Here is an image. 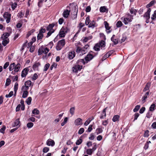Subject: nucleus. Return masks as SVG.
Masks as SVG:
<instances>
[{
    "mask_svg": "<svg viewBox=\"0 0 156 156\" xmlns=\"http://www.w3.org/2000/svg\"><path fill=\"white\" fill-rule=\"evenodd\" d=\"M94 57V56L92 54L90 53L88 54L85 58L86 61L85 63H87L88 62L90 61Z\"/></svg>",
    "mask_w": 156,
    "mask_h": 156,
    "instance_id": "nucleus-6",
    "label": "nucleus"
},
{
    "mask_svg": "<svg viewBox=\"0 0 156 156\" xmlns=\"http://www.w3.org/2000/svg\"><path fill=\"white\" fill-rule=\"evenodd\" d=\"M20 68V63H17L16 65L15 64V66L14 72L12 71V73L13 74H15L14 72H18L19 71Z\"/></svg>",
    "mask_w": 156,
    "mask_h": 156,
    "instance_id": "nucleus-8",
    "label": "nucleus"
},
{
    "mask_svg": "<svg viewBox=\"0 0 156 156\" xmlns=\"http://www.w3.org/2000/svg\"><path fill=\"white\" fill-rule=\"evenodd\" d=\"M50 66L49 63H47L46 64L44 67V71H46L47 70Z\"/></svg>",
    "mask_w": 156,
    "mask_h": 156,
    "instance_id": "nucleus-49",
    "label": "nucleus"
},
{
    "mask_svg": "<svg viewBox=\"0 0 156 156\" xmlns=\"http://www.w3.org/2000/svg\"><path fill=\"white\" fill-rule=\"evenodd\" d=\"M28 92L27 91H23V93L22 95V98H26L28 96Z\"/></svg>",
    "mask_w": 156,
    "mask_h": 156,
    "instance_id": "nucleus-35",
    "label": "nucleus"
},
{
    "mask_svg": "<svg viewBox=\"0 0 156 156\" xmlns=\"http://www.w3.org/2000/svg\"><path fill=\"white\" fill-rule=\"evenodd\" d=\"M41 47L43 51V53L46 54L48 52L49 50L48 48H44L43 46H42Z\"/></svg>",
    "mask_w": 156,
    "mask_h": 156,
    "instance_id": "nucleus-26",
    "label": "nucleus"
},
{
    "mask_svg": "<svg viewBox=\"0 0 156 156\" xmlns=\"http://www.w3.org/2000/svg\"><path fill=\"white\" fill-rule=\"evenodd\" d=\"M82 121L83 120L82 119L78 118L75 120L74 123L76 126L82 125L83 124Z\"/></svg>",
    "mask_w": 156,
    "mask_h": 156,
    "instance_id": "nucleus-13",
    "label": "nucleus"
},
{
    "mask_svg": "<svg viewBox=\"0 0 156 156\" xmlns=\"http://www.w3.org/2000/svg\"><path fill=\"white\" fill-rule=\"evenodd\" d=\"M140 107V106L139 105H137L136 106L135 108L133 109V111L134 112H137L139 110Z\"/></svg>",
    "mask_w": 156,
    "mask_h": 156,
    "instance_id": "nucleus-60",
    "label": "nucleus"
},
{
    "mask_svg": "<svg viewBox=\"0 0 156 156\" xmlns=\"http://www.w3.org/2000/svg\"><path fill=\"white\" fill-rule=\"evenodd\" d=\"M15 63L14 62L11 64L9 66V71H12L14 69Z\"/></svg>",
    "mask_w": 156,
    "mask_h": 156,
    "instance_id": "nucleus-24",
    "label": "nucleus"
},
{
    "mask_svg": "<svg viewBox=\"0 0 156 156\" xmlns=\"http://www.w3.org/2000/svg\"><path fill=\"white\" fill-rule=\"evenodd\" d=\"M48 31H49L47 33V35L46 36V37H47V38L48 37L50 36L51 35V34L52 33H54L55 31V30H53L52 31H51V30H48Z\"/></svg>",
    "mask_w": 156,
    "mask_h": 156,
    "instance_id": "nucleus-57",
    "label": "nucleus"
},
{
    "mask_svg": "<svg viewBox=\"0 0 156 156\" xmlns=\"http://www.w3.org/2000/svg\"><path fill=\"white\" fill-rule=\"evenodd\" d=\"M32 100V98L31 97H29L26 101L27 104L29 105L31 104Z\"/></svg>",
    "mask_w": 156,
    "mask_h": 156,
    "instance_id": "nucleus-38",
    "label": "nucleus"
},
{
    "mask_svg": "<svg viewBox=\"0 0 156 156\" xmlns=\"http://www.w3.org/2000/svg\"><path fill=\"white\" fill-rule=\"evenodd\" d=\"M82 48L79 47H77L76 50V52L78 53L80 55H82L81 54H82Z\"/></svg>",
    "mask_w": 156,
    "mask_h": 156,
    "instance_id": "nucleus-33",
    "label": "nucleus"
},
{
    "mask_svg": "<svg viewBox=\"0 0 156 156\" xmlns=\"http://www.w3.org/2000/svg\"><path fill=\"white\" fill-rule=\"evenodd\" d=\"M92 38L91 36H89L85 37L83 39V42H86L88 41V40H90Z\"/></svg>",
    "mask_w": 156,
    "mask_h": 156,
    "instance_id": "nucleus-32",
    "label": "nucleus"
},
{
    "mask_svg": "<svg viewBox=\"0 0 156 156\" xmlns=\"http://www.w3.org/2000/svg\"><path fill=\"white\" fill-rule=\"evenodd\" d=\"M70 12V10L68 9L65 10L63 13V16L66 18H67L69 15Z\"/></svg>",
    "mask_w": 156,
    "mask_h": 156,
    "instance_id": "nucleus-16",
    "label": "nucleus"
},
{
    "mask_svg": "<svg viewBox=\"0 0 156 156\" xmlns=\"http://www.w3.org/2000/svg\"><path fill=\"white\" fill-rule=\"evenodd\" d=\"M84 129L83 128H81L79 129L78 132V133L79 134H81L84 132Z\"/></svg>",
    "mask_w": 156,
    "mask_h": 156,
    "instance_id": "nucleus-64",
    "label": "nucleus"
},
{
    "mask_svg": "<svg viewBox=\"0 0 156 156\" xmlns=\"http://www.w3.org/2000/svg\"><path fill=\"white\" fill-rule=\"evenodd\" d=\"M69 31V28L66 27H63L60 29L57 36L60 37H64L66 34Z\"/></svg>",
    "mask_w": 156,
    "mask_h": 156,
    "instance_id": "nucleus-2",
    "label": "nucleus"
},
{
    "mask_svg": "<svg viewBox=\"0 0 156 156\" xmlns=\"http://www.w3.org/2000/svg\"><path fill=\"white\" fill-rule=\"evenodd\" d=\"M104 24L107 33L108 34L110 33L111 32V30H110L111 27L109 26L108 23L106 21H105L104 22Z\"/></svg>",
    "mask_w": 156,
    "mask_h": 156,
    "instance_id": "nucleus-9",
    "label": "nucleus"
},
{
    "mask_svg": "<svg viewBox=\"0 0 156 156\" xmlns=\"http://www.w3.org/2000/svg\"><path fill=\"white\" fill-rule=\"evenodd\" d=\"M8 28L10 30L9 31V32H6L4 33L2 36V39H8V37H9L10 35V34L12 33L11 28L10 27H9V28Z\"/></svg>",
    "mask_w": 156,
    "mask_h": 156,
    "instance_id": "nucleus-5",
    "label": "nucleus"
},
{
    "mask_svg": "<svg viewBox=\"0 0 156 156\" xmlns=\"http://www.w3.org/2000/svg\"><path fill=\"white\" fill-rule=\"evenodd\" d=\"M149 132L148 130H146L144 131V136L145 137H147L149 136Z\"/></svg>",
    "mask_w": 156,
    "mask_h": 156,
    "instance_id": "nucleus-51",
    "label": "nucleus"
},
{
    "mask_svg": "<svg viewBox=\"0 0 156 156\" xmlns=\"http://www.w3.org/2000/svg\"><path fill=\"white\" fill-rule=\"evenodd\" d=\"M46 144L48 146H51L53 147L55 145V142L54 141L51 139H48L46 142Z\"/></svg>",
    "mask_w": 156,
    "mask_h": 156,
    "instance_id": "nucleus-12",
    "label": "nucleus"
},
{
    "mask_svg": "<svg viewBox=\"0 0 156 156\" xmlns=\"http://www.w3.org/2000/svg\"><path fill=\"white\" fill-rule=\"evenodd\" d=\"M93 119H94V118H93L91 120H90V119H88L85 122V123L84 124V125L85 126H87V125H88L90 123V122Z\"/></svg>",
    "mask_w": 156,
    "mask_h": 156,
    "instance_id": "nucleus-34",
    "label": "nucleus"
},
{
    "mask_svg": "<svg viewBox=\"0 0 156 156\" xmlns=\"http://www.w3.org/2000/svg\"><path fill=\"white\" fill-rule=\"evenodd\" d=\"M133 18V15L128 13L126 15L123 22L125 25H127L129 23L131 22L132 21Z\"/></svg>",
    "mask_w": 156,
    "mask_h": 156,
    "instance_id": "nucleus-3",
    "label": "nucleus"
},
{
    "mask_svg": "<svg viewBox=\"0 0 156 156\" xmlns=\"http://www.w3.org/2000/svg\"><path fill=\"white\" fill-rule=\"evenodd\" d=\"M44 0H39L38 3V6L39 7H41L42 6V3Z\"/></svg>",
    "mask_w": 156,
    "mask_h": 156,
    "instance_id": "nucleus-61",
    "label": "nucleus"
},
{
    "mask_svg": "<svg viewBox=\"0 0 156 156\" xmlns=\"http://www.w3.org/2000/svg\"><path fill=\"white\" fill-rule=\"evenodd\" d=\"M65 44V41L64 39L58 41L56 47V50L57 51L61 50L64 46Z\"/></svg>",
    "mask_w": 156,
    "mask_h": 156,
    "instance_id": "nucleus-4",
    "label": "nucleus"
},
{
    "mask_svg": "<svg viewBox=\"0 0 156 156\" xmlns=\"http://www.w3.org/2000/svg\"><path fill=\"white\" fill-rule=\"evenodd\" d=\"M115 35H113L111 38V40L115 44H116L118 43V41L117 38H115Z\"/></svg>",
    "mask_w": 156,
    "mask_h": 156,
    "instance_id": "nucleus-21",
    "label": "nucleus"
},
{
    "mask_svg": "<svg viewBox=\"0 0 156 156\" xmlns=\"http://www.w3.org/2000/svg\"><path fill=\"white\" fill-rule=\"evenodd\" d=\"M122 22L120 21H119L117 22L116 25L117 27H120L122 26Z\"/></svg>",
    "mask_w": 156,
    "mask_h": 156,
    "instance_id": "nucleus-54",
    "label": "nucleus"
},
{
    "mask_svg": "<svg viewBox=\"0 0 156 156\" xmlns=\"http://www.w3.org/2000/svg\"><path fill=\"white\" fill-rule=\"evenodd\" d=\"M75 56V53L74 51L69 52L68 55V58L70 59H72Z\"/></svg>",
    "mask_w": 156,
    "mask_h": 156,
    "instance_id": "nucleus-7",
    "label": "nucleus"
},
{
    "mask_svg": "<svg viewBox=\"0 0 156 156\" xmlns=\"http://www.w3.org/2000/svg\"><path fill=\"white\" fill-rule=\"evenodd\" d=\"M130 12L131 14L136 15L137 12V11L136 9L132 8L130 10Z\"/></svg>",
    "mask_w": 156,
    "mask_h": 156,
    "instance_id": "nucleus-28",
    "label": "nucleus"
},
{
    "mask_svg": "<svg viewBox=\"0 0 156 156\" xmlns=\"http://www.w3.org/2000/svg\"><path fill=\"white\" fill-rule=\"evenodd\" d=\"M34 125V124L32 122H29L27 123V126L28 128H32Z\"/></svg>",
    "mask_w": 156,
    "mask_h": 156,
    "instance_id": "nucleus-59",
    "label": "nucleus"
},
{
    "mask_svg": "<svg viewBox=\"0 0 156 156\" xmlns=\"http://www.w3.org/2000/svg\"><path fill=\"white\" fill-rule=\"evenodd\" d=\"M155 3V1L154 0L151 1L150 3L146 5V8H149L152 6Z\"/></svg>",
    "mask_w": 156,
    "mask_h": 156,
    "instance_id": "nucleus-22",
    "label": "nucleus"
},
{
    "mask_svg": "<svg viewBox=\"0 0 156 156\" xmlns=\"http://www.w3.org/2000/svg\"><path fill=\"white\" fill-rule=\"evenodd\" d=\"M84 26V23H80L79 25V31H80L82 28Z\"/></svg>",
    "mask_w": 156,
    "mask_h": 156,
    "instance_id": "nucleus-58",
    "label": "nucleus"
},
{
    "mask_svg": "<svg viewBox=\"0 0 156 156\" xmlns=\"http://www.w3.org/2000/svg\"><path fill=\"white\" fill-rule=\"evenodd\" d=\"M13 94V92L12 91H10L9 94H7L5 95V97L7 98H10L11 97Z\"/></svg>",
    "mask_w": 156,
    "mask_h": 156,
    "instance_id": "nucleus-53",
    "label": "nucleus"
},
{
    "mask_svg": "<svg viewBox=\"0 0 156 156\" xmlns=\"http://www.w3.org/2000/svg\"><path fill=\"white\" fill-rule=\"evenodd\" d=\"M93 152V151L91 149H87L86 151L87 154L89 155H91Z\"/></svg>",
    "mask_w": 156,
    "mask_h": 156,
    "instance_id": "nucleus-50",
    "label": "nucleus"
},
{
    "mask_svg": "<svg viewBox=\"0 0 156 156\" xmlns=\"http://www.w3.org/2000/svg\"><path fill=\"white\" fill-rule=\"evenodd\" d=\"M82 140L81 138V137H80V138L76 141V145H78L82 143Z\"/></svg>",
    "mask_w": 156,
    "mask_h": 156,
    "instance_id": "nucleus-39",
    "label": "nucleus"
},
{
    "mask_svg": "<svg viewBox=\"0 0 156 156\" xmlns=\"http://www.w3.org/2000/svg\"><path fill=\"white\" fill-rule=\"evenodd\" d=\"M25 85L29 87L31 85V82L30 80H27L25 83Z\"/></svg>",
    "mask_w": 156,
    "mask_h": 156,
    "instance_id": "nucleus-48",
    "label": "nucleus"
},
{
    "mask_svg": "<svg viewBox=\"0 0 156 156\" xmlns=\"http://www.w3.org/2000/svg\"><path fill=\"white\" fill-rule=\"evenodd\" d=\"M95 27V22L94 20L92 21L88 26L89 27L94 28Z\"/></svg>",
    "mask_w": 156,
    "mask_h": 156,
    "instance_id": "nucleus-41",
    "label": "nucleus"
},
{
    "mask_svg": "<svg viewBox=\"0 0 156 156\" xmlns=\"http://www.w3.org/2000/svg\"><path fill=\"white\" fill-rule=\"evenodd\" d=\"M11 6L12 10H14L15 9V8L17 7V3L16 2H12L11 4Z\"/></svg>",
    "mask_w": 156,
    "mask_h": 156,
    "instance_id": "nucleus-37",
    "label": "nucleus"
},
{
    "mask_svg": "<svg viewBox=\"0 0 156 156\" xmlns=\"http://www.w3.org/2000/svg\"><path fill=\"white\" fill-rule=\"evenodd\" d=\"M152 112L149 111L146 114V117L149 118L152 116Z\"/></svg>",
    "mask_w": 156,
    "mask_h": 156,
    "instance_id": "nucleus-55",
    "label": "nucleus"
},
{
    "mask_svg": "<svg viewBox=\"0 0 156 156\" xmlns=\"http://www.w3.org/2000/svg\"><path fill=\"white\" fill-rule=\"evenodd\" d=\"M27 43V41H26L23 44L22 46L20 49L21 51H22L24 50V48L26 46Z\"/></svg>",
    "mask_w": 156,
    "mask_h": 156,
    "instance_id": "nucleus-47",
    "label": "nucleus"
},
{
    "mask_svg": "<svg viewBox=\"0 0 156 156\" xmlns=\"http://www.w3.org/2000/svg\"><path fill=\"white\" fill-rule=\"evenodd\" d=\"M2 44L3 45L5 46L7 44H8L9 42V39H2Z\"/></svg>",
    "mask_w": 156,
    "mask_h": 156,
    "instance_id": "nucleus-20",
    "label": "nucleus"
},
{
    "mask_svg": "<svg viewBox=\"0 0 156 156\" xmlns=\"http://www.w3.org/2000/svg\"><path fill=\"white\" fill-rule=\"evenodd\" d=\"M106 108L104 109L102 112L101 115L100 116V118L101 119H104L106 116Z\"/></svg>",
    "mask_w": 156,
    "mask_h": 156,
    "instance_id": "nucleus-18",
    "label": "nucleus"
},
{
    "mask_svg": "<svg viewBox=\"0 0 156 156\" xmlns=\"http://www.w3.org/2000/svg\"><path fill=\"white\" fill-rule=\"evenodd\" d=\"M103 131V130L101 128H98L96 129V133L97 135H98L101 133H102Z\"/></svg>",
    "mask_w": 156,
    "mask_h": 156,
    "instance_id": "nucleus-36",
    "label": "nucleus"
},
{
    "mask_svg": "<svg viewBox=\"0 0 156 156\" xmlns=\"http://www.w3.org/2000/svg\"><path fill=\"white\" fill-rule=\"evenodd\" d=\"M100 11L102 13L107 12L108 11V10L105 6H101L100 8Z\"/></svg>",
    "mask_w": 156,
    "mask_h": 156,
    "instance_id": "nucleus-19",
    "label": "nucleus"
},
{
    "mask_svg": "<svg viewBox=\"0 0 156 156\" xmlns=\"http://www.w3.org/2000/svg\"><path fill=\"white\" fill-rule=\"evenodd\" d=\"M6 129V127L5 125L3 126L0 129V132L4 134L5 133V131Z\"/></svg>",
    "mask_w": 156,
    "mask_h": 156,
    "instance_id": "nucleus-52",
    "label": "nucleus"
},
{
    "mask_svg": "<svg viewBox=\"0 0 156 156\" xmlns=\"http://www.w3.org/2000/svg\"><path fill=\"white\" fill-rule=\"evenodd\" d=\"M98 44L100 47H104L105 46V42L104 41H101Z\"/></svg>",
    "mask_w": 156,
    "mask_h": 156,
    "instance_id": "nucleus-43",
    "label": "nucleus"
},
{
    "mask_svg": "<svg viewBox=\"0 0 156 156\" xmlns=\"http://www.w3.org/2000/svg\"><path fill=\"white\" fill-rule=\"evenodd\" d=\"M18 83H17L16 82V83H15V84L14 87V92H15V93L17 92V90L18 89Z\"/></svg>",
    "mask_w": 156,
    "mask_h": 156,
    "instance_id": "nucleus-40",
    "label": "nucleus"
},
{
    "mask_svg": "<svg viewBox=\"0 0 156 156\" xmlns=\"http://www.w3.org/2000/svg\"><path fill=\"white\" fill-rule=\"evenodd\" d=\"M155 105L154 103L152 104L149 108V110L150 112L153 111L155 109Z\"/></svg>",
    "mask_w": 156,
    "mask_h": 156,
    "instance_id": "nucleus-25",
    "label": "nucleus"
},
{
    "mask_svg": "<svg viewBox=\"0 0 156 156\" xmlns=\"http://www.w3.org/2000/svg\"><path fill=\"white\" fill-rule=\"evenodd\" d=\"M85 62L84 59H82L78 60L72 68L73 72L77 73L80 71L82 68V65H85Z\"/></svg>",
    "mask_w": 156,
    "mask_h": 156,
    "instance_id": "nucleus-1",
    "label": "nucleus"
},
{
    "mask_svg": "<svg viewBox=\"0 0 156 156\" xmlns=\"http://www.w3.org/2000/svg\"><path fill=\"white\" fill-rule=\"evenodd\" d=\"M151 11V9L150 8H148L147 12H146L144 14V17H145V18H147V19H150Z\"/></svg>",
    "mask_w": 156,
    "mask_h": 156,
    "instance_id": "nucleus-14",
    "label": "nucleus"
},
{
    "mask_svg": "<svg viewBox=\"0 0 156 156\" xmlns=\"http://www.w3.org/2000/svg\"><path fill=\"white\" fill-rule=\"evenodd\" d=\"M56 23H52L51 24H49L48 26L47 27L46 29L47 30H55L53 29L54 27L56 25Z\"/></svg>",
    "mask_w": 156,
    "mask_h": 156,
    "instance_id": "nucleus-11",
    "label": "nucleus"
},
{
    "mask_svg": "<svg viewBox=\"0 0 156 156\" xmlns=\"http://www.w3.org/2000/svg\"><path fill=\"white\" fill-rule=\"evenodd\" d=\"M29 71V69L27 68L24 69L22 71L21 73V76L22 77H25Z\"/></svg>",
    "mask_w": 156,
    "mask_h": 156,
    "instance_id": "nucleus-10",
    "label": "nucleus"
},
{
    "mask_svg": "<svg viewBox=\"0 0 156 156\" xmlns=\"http://www.w3.org/2000/svg\"><path fill=\"white\" fill-rule=\"evenodd\" d=\"M90 21V17L89 16H88L86 17V21H85V24L86 25H87L89 24Z\"/></svg>",
    "mask_w": 156,
    "mask_h": 156,
    "instance_id": "nucleus-44",
    "label": "nucleus"
},
{
    "mask_svg": "<svg viewBox=\"0 0 156 156\" xmlns=\"http://www.w3.org/2000/svg\"><path fill=\"white\" fill-rule=\"evenodd\" d=\"M41 65L40 63L39 62H37L33 66V68L34 70H38V67Z\"/></svg>",
    "mask_w": 156,
    "mask_h": 156,
    "instance_id": "nucleus-17",
    "label": "nucleus"
},
{
    "mask_svg": "<svg viewBox=\"0 0 156 156\" xmlns=\"http://www.w3.org/2000/svg\"><path fill=\"white\" fill-rule=\"evenodd\" d=\"M74 11L73 13L71 15V18L73 20L76 19L77 17V13L78 12V9H76V7H74Z\"/></svg>",
    "mask_w": 156,
    "mask_h": 156,
    "instance_id": "nucleus-15",
    "label": "nucleus"
},
{
    "mask_svg": "<svg viewBox=\"0 0 156 156\" xmlns=\"http://www.w3.org/2000/svg\"><path fill=\"white\" fill-rule=\"evenodd\" d=\"M111 55L110 53L108 52L106 54L102 57L101 59L102 61L105 60L106 58H108Z\"/></svg>",
    "mask_w": 156,
    "mask_h": 156,
    "instance_id": "nucleus-23",
    "label": "nucleus"
},
{
    "mask_svg": "<svg viewBox=\"0 0 156 156\" xmlns=\"http://www.w3.org/2000/svg\"><path fill=\"white\" fill-rule=\"evenodd\" d=\"M20 122V121L19 119H16L14 122L15 126H20V125H19Z\"/></svg>",
    "mask_w": 156,
    "mask_h": 156,
    "instance_id": "nucleus-46",
    "label": "nucleus"
},
{
    "mask_svg": "<svg viewBox=\"0 0 156 156\" xmlns=\"http://www.w3.org/2000/svg\"><path fill=\"white\" fill-rule=\"evenodd\" d=\"M29 87L25 85L23 86L21 88V90L23 91H27L29 89Z\"/></svg>",
    "mask_w": 156,
    "mask_h": 156,
    "instance_id": "nucleus-45",
    "label": "nucleus"
},
{
    "mask_svg": "<svg viewBox=\"0 0 156 156\" xmlns=\"http://www.w3.org/2000/svg\"><path fill=\"white\" fill-rule=\"evenodd\" d=\"M32 113L35 115H37L39 114V111L37 108H34L32 111Z\"/></svg>",
    "mask_w": 156,
    "mask_h": 156,
    "instance_id": "nucleus-30",
    "label": "nucleus"
},
{
    "mask_svg": "<svg viewBox=\"0 0 156 156\" xmlns=\"http://www.w3.org/2000/svg\"><path fill=\"white\" fill-rule=\"evenodd\" d=\"M43 51L42 49L41 46L38 50V55H40L43 53Z\"/></svg>",
    "mask_w": 156,
    "mask_h": 156,
    "instance_id": "nucleus-63",
    "label": "nucleus"
},
{
    "mask_svg": "<svg viewBox=\"0 0 156 156\" xmlns=\"http://www.w3.org/2000/svg\"><path fill=\"white\" fill-rule=\"evenodd\" d=\"M100 47L98 43H97L94 46V49L95 51H98L100 50Z\"/></svg>",
    "mask_w": 156,
    "mask_h": 156,
    "instance_id": "nucleus-31",
    "label": "nucleus"
},
{
    "mask_svg": "<svg viewBox=\"0 0 156 156\" xmlns=\"http://www.w3.org/2000/svg\"><path fill=\"white\" fill-rule=\"evenodd\" d=\"M156 18V10L154 11L153 14L151 17V19L152 20H154Z\"/></svg>",
    "mask_w": 156,
    "mask_h": 156,
    "instance_id": "nucleus-62",
    "label": "nucleus"
},
{
    "mask_svg": "<svg viewBox=\"0 0 156 156\" xmlns=\"http://www.w3.org/2000/svg\"><path fill=\"white\" fill-rule=\"evenodd\" d=\"M43 35L39 33L37 36V39L38 40H41L43 37Z\"/></svg>",
    "mask_w": 156,
    "mask_h": 156,
    "instance_id": "nucleus-56",
    "label": "nucleus"
},
{
    "mask_svg": "<svg viewBox=\"0 0 156 156\" xmlns=\"http://www.w3.org/2000/svg\"><path fill=\"white\" fill-rule=\"evenodd\" d=\"M119 116L118 115H115L113 116L112 119V121L114 122H115L119 120Z\"/></svg>",
    "mask_w": 156,
    "mask_h": 156,
    "instance_id": "nucleus-27",
    "label": "nucleus"
},
{
    "mask_svg": "<svg viewBox=\"0 0 156 156\" xmlns=\"http://www.w3.org/2000/svg\"><path fill=\"white\" fill-rule=\"evenodd\" d=\"M75 110V108L74 107H73L71 108L69 110L70 113L72 115H73L74 113V111Z\"/></svg>",
    "mask_w": 156,
    "mask_h": 156,
    "instance_id": "nucleus-42",
    "label": "nucleus"
},
{
    "mask_svg": "<svg viewBox=\"0 0 156 156\" xmlns=\"http://www.w3.org/2000/svg\"><path fill=\"white\" fill-rule=\"evenodd\" d=\"M3 17L4 18L6 19L9 18V17H11V14L8 12H5L4 14Z\"/></svg>",
    "mask_w": 156,
    "mask_h": 156,
    "instance_id": "nucleus-29",
    "label": "nucleus"
}]
</instances>
